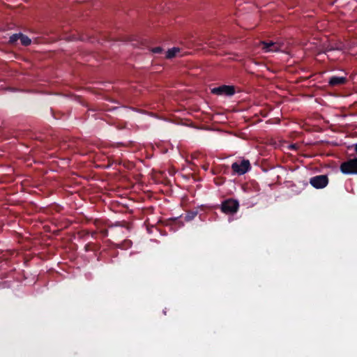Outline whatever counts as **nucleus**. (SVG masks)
Returning a JSON list of instances; mask_svg holds the SVG:
<instances>
[{
    "label": "nucleus",
    "mask_w": 357,
    "mask_h": 357,
    "mask_svg": "<svg viewBox=\"0 0 357 357\" xmlns=\"http://www.w3.org/2000/svg\"><path fill=\"white\" fill-rule=\"evenodd\" d=\"M250 163L248 160H240L231 165L233 172L238 175H243L250 169Z\"/></svg>",
    "instance_id": "f257e3e1"
},
{
    "label": "nucleus",
    "mask_w": 357,
    "mask_h": 357,
    "mask_svg": "<svg viewBox=\"0 0 357 357\" xmlns=\"http://www.w3.org/2000/svg\"><path fill=\"white\" fill-rule=\"evenodd\" d=\"M340 170L344 174H357V158H354L342 162Z\"/></svg>",
    "instance_id": "f03ea898"
},
{
    "label": "nucleus",
    "mask_w": 357,
    "mask_h": 357,
    "mask_svg": "<svg viewBox=\"0 0 357 357\" xmlns=\"http://www.w3.org/2000/svg\"><path fill=\"white\" fill-rule=\"evenodd\" d=\"M239 208L238 201L229 199L224 201L221 205L222 211L227 214H234L237 212Z\"/></svg>",
    "instance_id": "7ed1b4c3"
},
{
    "label": "nucleus",
    "mask_w": 357,
    "mask_h": 357,
    "mask_svg": "<svg viewBox=\"0 0 357 357\" xmlns=\"http://www.w3.org/2000/svg\"><path fill=\"white\" fill-rule=\"evenodd\" d=\"M261 49L264 52H276L281 51L282 49V44L278 42H260Z\"/></svg>",
    "instance_id": "20e7f679"
},
{
    "label": "nucleus",
    "mask_w": 357,
    "mask_h": 357,
    "mask_svg": "<svg viewBox=\"0 0 357 357\" xmlns=\"http://www.w3.org/2000/svg\"><path fill=\"white\" fill-rule=\"evenodd\" d=\"M328 183V178L326 175H319L312 177L310 183L315 188H324Z\"/></svg>",
    "instance_id": "39448f33"
},
{
    "label": "nucleus",
    "mask_w": 357,
    "mask_h": 357,
    "mask_svg": "<svg viewBox=\"0 0 357 357\" xmlns=\"http://www.w3.org/2000/svg\"><path fill=\"white\" fill-rule=\"evenodd\" d=\"M211 92L213 94L216 95H225V96H232L235 93V89L233 86H228V85H222L219 87L213 88L211 90Z\"/></svg>",
    "instance_id": "423d86ee"
},
{
    "label": "nucleus",
    "mask_w": 357,
    "mask_h": 357,
    "mask_svg": "<svg viewBox=\"0 0 357 357\" xmlns=\"http://www.w3.org/2000/svg\"><path fill=\"white\" fill-rule=\"evenodd\" d=\"M181 50L179 47H172L165 52V58L172 59L176 56H182Z\"/></svg>",
    "instance_id": "0eeeda50"
},
{
    "label": "nucleus",
    "mask_w": 357,
    "mask_h": 357,
    "mask_svg": "<svg viewBox=\"0 0 357 357\" xmlns=\"http://www.w3.org/2000/svg\"><path fill=\"white\" fill-rule=\"evenodd\" d=\"M346 82L347 78L345 77L333 76L330 78L328 83L331 86H335L344 84Z\"/></svg>",
    "instance_id": "6e6552de"
},
{
    "label": "nucleus",
    "mask_w": 357,
    "mask_h": 357,
    "mask_svg": "<svg viewBox=\"0 0 357 357\" xmlns=\"http://www.w3.org/2000/svg\"><path fill=\"white\" fill-rule=\"evenodd\" d=\"M20 40L21 41L22 45H23L24 46H28L31 43V40L29 37H27L26 36H24L22 33H20Z\"/></svg>",
    "instance_id": "1a4fd4ad"
},
{
    "label": "nucleus",
    "mask_w": 357,
    "mask_h": 357,
    "mask_svg": "<svg viewBox=\"0 0 357 357\" xmlns=\"http://www.w3.org/2000/svg\"><path fill=\"white\" fill-rule=\"evenodd\" d=\"M334 50H342V46L341 45H339L338 46H335V47L330 45L326 47V52H330Z\"/></svg>",
    "instance_id": "9d476101"
},
{
    "label": "nucleus",
    "mask_w": 357,
    "mask_h": 357,
    "mask_svg": "<svg viewBox=\"0 0 357 357\" xmlns=\"http://www.w3.org/2000/svg\"><path fill=\"white\" fill-rule=\"evenodd\" d=\"M20 33L18 34H13L10 37L9 43H15L16 41H17L20 39Z\"/></svg>",
    "instance_id": "9b49d317"
},
{
    "label": "nucleus",
    "mask_w": 357,
    "mask_h": 357,
    "mask_svg": "<svg viewBox=\"0 0 357 357\" xmlns=\"http://www.w3.org/2000/svg\"><path fill=\"white\" fill-rule=\"evenodd\" d=\"M162 49L160 47H157L152 49V52L155 54H159V53L162 52Z\"/></svg>",
    "instance_id": "f8f14e48"
},
{
    "label": "nucleus",
    "mask_w": 357,
    "mask_h": 357,
    "mask_svg": "<svg viewBox=\"0 0 357 357\" xmlns=\"http://www.w3.org/2000/svg\"><path fill=\"white\" fill-rule=\"evenodd\" d=\"M354 149H355L356 153H357V143L354 146Z\"/></svg>",
    "instance_id": "ddd939ff"
}]
</instances>
